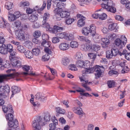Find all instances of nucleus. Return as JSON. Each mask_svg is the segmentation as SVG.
<instances>
[{"label":"nucleus","mask_w":130,"mask_h":130,"mask_svg":"<svg viewBox=\"0 0 130 130\" xmlns=\"http://www.w3.org/2000/svg\"><path fill=\"white\" fill-rule=\"evenodd\" d=\"M41 45L44 47L48 48L49 47L51 44V42L47 40H44L42 42Z\"/></svg>","instance_id":"393cba45"},{"label":"nucleus","mask_w":130,"mask_h":130,"mask_svg":"<svg viewBox=\"0 0 130 130\" xmlns=\"http://www.w3.org/2000/svg\"><path fill=\"white\" fill-rule=\"evenodd\" d=\"M78 1L80 5L83 6L84 4H89L91 2V0H78Z\"/></svg>","instance_id":"c85d7f7f"},{"label":"nucleus","mask_w":130,"mask_h":130,"mask_svg":"<svg viewBox=\"0 0 130 130\" xmlns=\"http://www.w3.org/2000/svg\"><path fill=\"white\" fill-rule=\"evenodd\" d=\"M49 36L47 34H43L42 35V39L43 41L47 40L49 38Z\"/></svg>","instance_id":"774afa93"},{"label":"nucleus","mask_w":130,"mask_h":130,"mask_svg":"<svg viewBox=\"0 0 130 130\" xmlns=\"http://www.w3.org/2000/svg\"><path fill=\"white\" fill-rule=\"evenodd\" d=\"M14 69H9L6 71V72L10 74L5 75H0V83H2L4 81L8 78H12L17 76L19 73L16 72Z\"/></svg>","instance_id":"7ed1b4c3"},{"label":"nucleus","mask_w":130,"mask_h":130,"mask_svg":"<svg viewBox=\"0 0 130 130\" xmlns=\"http://www.w3.org/2000/svg\"><path fill=\"white\" fill-rule=\"evenodd\" d=\"M83 82V83H82V86L85 88L87 91H91V89L89 87L87 86V84H89L91 82H88V80H84V82Z\"/></svg>","instance_id":"412c9836"},{"label":"nucleus","mask_w":130,"mask_h":130,"mask_svg":"<svg viewBox=\"0 0 130 130\" xmlns=\"http://www.w3.org/2000/svg\"><path fill=\"white\" fill-rule=\"evenodd\" d=\"M9 14L8 15V19L10 21H13L16 20V19L15 18V16L13 14L10 13L9 12L8 13Z\"/></svg>","instance_id":"a19ab883"},{"label":"nucleus","mask_w":130,"mask_h":130,"mask_svg":"<svg viewBox=\"0 0 130 130\" xmlns=\"http://www.w3.org/2000/svg\"><path fill=\"white\" fill-rule=\"evenodd\" d=\"M51 121L53 122L49 124V130H55L56 125H58V120L55 116H52L51 118Z\"/></svg>","instance_id":"1a4fd4ad"},{"label":"nucleus","mask_w":130,"mask_h":130,"mask_svg":"<svg viewBox=\"0 0 130 130\" xmlns=\"http://www.w3.org/2000/svg\"><path fill=\"white\" fill-rule=\"evenodd\" d=\"M66 4L63 3L62 2L59 1L57 3L56 6L57 8L55 9H58L59 10L61 11L62 10V8H64L65 7Z\"/></svg>","instance_id":"a211bd4d"},{"label":"nucleus","mask_w":130,"mask_h":130,"mask_svg":"<svg viewBox=\"0 0 130 130\" xmlns=\"http://www.w3.org/2000/svg\"><path fill=\"white\" fill-rule=\"evenodd\" d=\"M55 14V17L56 19L57 20H60L61 18H68L70 15L69 12L66 11H61L58 9H55L54 11Z\"/></svg>","instance_id":"39448f33"},{"label":"nucleus","mask_w":130,"mask_h":130,"mask_svg":"<svg viewBox=\"0 0 130 130\" xmlns=\"http://www.w3.org/2000/svg\"><path fill=\"white\" fill-rule=\"evenodd\" d=\"M31 98L30 100V103L32 104L35 107H38L39 105L38 104H37L35 103L34 102V96L32 94L31 95Z\"/></svg>","instance_id":"09e8293b"},{"label":"nucleus","mask_w":130,"mask_h":130,"mask_svg":"<svg viewBox=\"0 0 130 130\" xmlns=\"http://www.w3.org/2000/svg\"><path fill=\"white\" fill-rule=\"evenodd\" d=\"M59 47L61 50L65 51L69 48V45L66 43H62L60 44Z\"/></svg>","instance_id":"2eb2a0df"},{"label":"nucleus","mask_w":130,"mask_h":130,"mask_svg":"<svg viewBox=\"0 0 130 130\" xmlns=\"http://www.w3.org/2000/svg\"><path fill=\"white\" fill-rule=\"evenodd\" d=\"M85 64H86V66H84V68L86 69H90L92 67V66L90 64V62L88 61H85Z\"/></svg>","instance_id":"2f4dec72"},{"label":"nucleus","mask_w":130,"mask_h":130,"mask_svg":"<svg viewBox=\"0 0 130 130\" xmlns=\"http://www.w3.org/2000/svg\"><path fill=\"white\" fill-rule=\"evenodd\" d=\"M13 113H9L6 116V118L7 120L9 121L13 120V116L12 114Z\"/></svg>","instance_id":"4c0bfd02"},{"label":"nucleus","mask_w":130,"mask_h":130,"mask_svg":"<svg viewBox=\"0 0 130 130\" xmlns=\"http://www.w3.org/2000/svg\"><path fill=\"white\" fill-rule=\"evenodd\" d=\"M85 61L83 60H78L76 62V65L78 67L81 68H84V66H83L84 64H85Z\"/></svg>","instance_id":"c9c22d12"},{"label":"nucleus","mask_w":130,"mask_h":130,"mask_svg":"<svg viewBox=\"0 0 130 130\" xmlns=\"http://www.w3.org/2000/svg\"><path fill=\"white\" fill-rule=\"evenodd\" d=\"M66 38L67 40H71L74 39V36L73 34H71L68 36H66Z\"/></svg>","instance_id":"680f3d73"},{"label":"nucleus","mask_w":130,"mask_h":130,"mask_svg":"<svg viewBox=\"0 0 130 130\" xmlns=\"http://www.w3.org/2000/svg\"><path fill=\"white\" fill-rule=\"evenodd\" d=\"M0 47V53L4 55H6L7 54L8 52L6 48V45H3Z\"/></svg>","instance_id":"aec40b11"},{"label":"nucleus","mask_w":130,"mask_h":130,"mask_svg":"<svg viewBox=\"0 0 130 130\" xmlns=\"http://www.w3.org/2000/svg\"><path fill=\"white\" fill-rule=\"evenodd\" d=\"M3 67H1V70H3L4 69V68H9L10 67V64L8 61L6 62V63L4 64V63H3V65L2 66Z\"/></svg>","instance_id":"4d7b16f0"},{"label":"nucleus","mask_w":130,"mask_h":130,"mask_svg":"<svg viewBox=\"0 0 130 130\" xmlns=\"http://www.w3.org/2000/svg\"><path fill=\"white\" fill-rule=\"evenodd\" d=\"M12 94L11 96H13V94L19 93L21 90V88L16 86H13L11 88Z\"/></svg>","instance_id":"6ab92c4d"},{"label":"nucleus","mask_w":130,"mask_h":130,"mask_svg":"<svg viewBox=\"0 0 130 130\" xmlns=\"http://www.w3.org/2000/svg\"><path fill=\"white\" fill-rule=\"evenodd\" d=\"M50 16V14L47 13L46 12L45 13L43 16V21H47Z\"/></svg>","instance_id":"3c124183"},{"label":"nucleus","mask_w":130,"mask_h":130,"mask_svg":"<svg viewBox=\"0 0 130 130\" xmlns=\"http://www.w3.org/2000/svg\"><path fill=\"white\" fill-rule=\"evenodd\" d=\"M75 21L74 19L71 18H67L65 20V23L68 25L71 24L72 23Z\"/></svg>","instance_id":"c756f323"},{"label":"nucleus","mask_w":130,"mask_h":130,"mask_svg":"<svg viewBox=\"0 0 130 130\" xmlns=\"http://www.w3.org/2000/svg\"><path fill=\"white\" fill-rule=\"evenodd\" d=\"M33 55H34L36 56L38 55L40 53V51L38 48H34L32 50Z\"/></svg>","instance_id":"c03bdc74"},{"label":"nucleus","mask_w":130,"mask_h":130,"mask_svg":"<svg viewBox=\"0 0 130 130\" xmlns=\"http://www.w3.org/2000/svg\"><path fill=\"white\" fill-rule=\"evenodd\" d=\"M35 98L37 100L43 102L46 100V97L43 96L41 93L38 92L35 95Z\"/></svg>","instance_id":"4468645a"},{"label":"nucleus","mask_w":130,"mask_h":130,"mask_svg":"<svg viewBox=\"0 0 130 130\" xmlns=\"http://www.w3.org/2000/svg\"><path fill=\"white\" fill-rule=\"evenodd\" d=\"M92 50L97 52L100 49L101 47L99 45L95 44L92 45Z\"/></svg>","instance_id":"58836bf2"},{"label":"nucleus","mask_w":130,"mask_h":130,"mask_svg":"<svg viewBox=\"0 0 130 130\" xmlns=\"http://www.w3.org/2000/svg\"><path fill=\"white\" fill-rule=\"evenodd\" d=\"M17 49L19 52L21 53H24L26 50L24 47L21 45L18 46Z\"/></svg>","instance_id":"cd10ccee"},{"label":"nucleus","mask_w":130,"mask_h":130,"mask_svg":"<svg viewBox=\"0 0 130 130\" xmlns=\"http://www.w3.org/2000/svg\"><path fill=\"white\" fill-rule=\"evenodd\" d=\"M63 29V28L61 27L58 26H54L52 29V32L53 33L56 34L58 32H59L60 30Z\"/></svg>","instance_id":"4be33fe9"},{"label":"nucleus","mask_w":130,"mask_h":130,"mask_svg":"<svg viewBox=\"0 0 130 130\" xmlns=\"http://www.w3.org/2000/svg\"><path fill=\"white\" fill-rule=\"evenodd\" d=\"M5 7L8 10H10L13 7V4L11 2H8L6 3Z\"/></svg>","instance_id":"ea45409f"},{"label":"nucleus","mask_w":130,"mask_h":130,"mask_svg":"<svg viewBox=\"0 0 130 130\" xmlns=\"http://www.w3.org/2000/svg\"><path fill=\"white\" fill-rule=\"evenodd\" d=\"M15 16V18L17 19L19 17H20L21 14L20 12L19 11H16L14 12L13 14Z\"/></svg>","instance_id":"0e129e2a"},{"label":"nucleus","mask_w":130,"mask_h":130,"mask_svg":"<svg viewBox=\"0 0 130 130\" xmlns=\"http://www.w3.org/2000/svg\"><path fill=\"white\" fill-rule=\"evenodd\" d=\"M21 25V22L17 20L14 22V25L16 27H19Z\"/></svg>","instance_id":"69168bd1"},{"label":"nucleus","mask_w":130,"mask_h":130,"mask_svg":"<svg viewBox=\"0 0 130 130\" xmlns=\"http://www.w3.org/2000/svg\"><path fill=\"white\" fill-rule=\"evenodd\" d=\"M70 62V60L67 57H64L62 59V64L65 66H67L69 64Z\"/></svg>","instance_id":"f3484780"},{"label":"nucleus","mask_w":130,"mask_h":130,"mask_svg":"<svg viewBox=\"0 0 130 130\" xmlns=\"http://www.w3.org/2000/svg\"><path fill=\"white\" fill-rule=\"evenodd\" d=\"M106 57L108 59H110L114 57L110 51L109 50L106 51Z\"/></svg>","instance_id":"f704fd0d"},{"label":"nucleus","mask_w":130,"mask_h":130,"mask_svg":"<svg viewBox=\"0 0 130 130\" xmlns=\"http://www.w3.org/2000/svg\"><path fill=\"white\" fill-rule=\"evenodd\" d=\"M15 35L17 38L21 41L25 40L24 32L22 29H18L15 31Z\"/></svg>","instance_id":"6e6552de"},{"label":"nucleus","mask_w":130,"mask_h":130,"mask_svg":"<svg viewBox=\"0 0 130 130\" xmlns=\"http://www.w3.org/2000/svg\"><path fill=\"white\" fill-rule=\"evenodd\" d=\"M24 54L26 57L30 59L33 56V54L32 52L27 50L25 51Z\"/></svg>","instance_id":"b1692460"},{"label":"nucleus","mask_w":130,"mask_h":130,"mask_svg":"<svg viewBox=\"0 0 130 130\" xmlns=\"http://www.w3.org/2000/svg\"><path fill=\"white\" fill-rule=\"evenodd\" d=\"M10 53L9 57V59L11 61V63L13 67L17 68H20L22 67L21 61L17 59H14V57L16 53V51L13 50L11 52H9Z\"/></svg>","instance_id":"20e7f679"},{"label":"nucleus","mask_w":130,"mask_h":130,"mask_svg":"<svg viewBox=\"0 0 130 130\" xmlns=\"http://www.w3.org/2000/svg\"><path fill=\"white\" fill-rule=\"evenodd\" d=\"M96 27L94 25H91L90 26V27H89V30L90 35L96 32Z\"/></svg>","instance_id":"7c9ffc66"},{"label":"nucleus","mask_w":130,"mask_h":130,"mask_svg":"<svg viewBox=\"0 0 130 130\" xmlns=\"http://www.w3.org/2000/svg\"><path fill=\"white\" fill-rule=\"evenodd\" d=\"M52 41L53 43H56L59 42L60 40L58 37H54L52 38Z\"/></svg>","instance_id":"338daca9"},{"label":"nucleus","mask_w":130,"mask_h":130,"mask_svg":"<svg viewBox=\"0 0 130 130\" xmlns=\"http://www.w3.org/2000/svg\"><path fill=\"white\" fill-rule=\"evenodd\" d=\"M41 35V32L39 30H36L33 34V36L37 38H39Z\"/></svg>","instance_id":"49530a36"},{"label":"nucleus","mask_w":130,"mask_h":130,"mask_svg":"<svg viewBox=\"0 0 130 130\" xmlns=\"http://www.w3.org/2000/svg\"><path fill=\"white\" fill-rule=\"evenodd\" d=\"M83 55L80 52H78L76 53L75 58L77 60L81 59H82Z\"/></svg>","instance_id":"79ce46f5"},{"label":"nucleus","mask_w":130,"mask_h":130,"mask_svg":"<svg viewBox=\"0 0 130 130\" xmlns=\"http://www.w3.org/2000/svg\"><path fill=\"white\" fill-rule=\"evenodd\" d=\"M72 110L75 113L79 115H81L82 116L85 114L80 107H74L72 108Z\"/></svg>","instance_id":"9b49d317"},{"label":"nucleus","mask_w":130,"mask_h":130,"mask_svg":"<svg viewBox=\"0 0 130 130\" xmlns=\"http://www.w3.org/2000/svg\"><path fill=\"white\" fill-rule=\"evenodd\" d=\"M38 9H34L33 10L32 9H31L30 8H28L27 9L26 12V13L28 14H31L32 13L34 12V11H36L37 10H38Z\"/></svg>","instance_id":"e2e57ef3"},{"label":"nucleus","mask_w":130,"mask_h":130,"mask_svg":"<svg viewBox=\"0 0 130 130\" xmlns=\"http://www.w3.org/2000/svg\"><path fill=\"white\" fill-rule=\"evenodd\" d=\"M2 109L4 112L5 113L14 112L11 106L10 105H8L7 106H2Z\"/></svg>","instance_id":"ddd939ff"},{"label":"nucleus","mask_w":130,"mask_h":130,"mask_svg":"<svg viewBox=\"0 0 130 130\" xmlns=\"http://www.w3.org/2000/svg\"><path fill=\"white\" fill-rule=\"evenodd\" d=\"M119 50L118 48L115 47L111 49L110 51L114 57H116L118 54H119Z\"/></svg>","instance_id":"bb28decb"},{"label":"nucleus","mask_w":130,"mask_h":130,"mask_svg":"<svg viewBox=\"0 0 130 130\" xmlns=\"http://www.w3.org/2000/svg\"><path fill=\"white\" fill-rule=\"evenodd\" d=\"M107 18L106 14L104 13H103L99 15V19L100 20H103Z\"/></svg>","instance_id":"864d4df0"},{"label":"nucleus","mask_w":130,"mask_h":130,"mask_svg":"<svg viewBox=\"0 0 130 130\" xmlns=\"http://www.w3.org/2000/svg\"><path fill=\"white\" fill-rule=\"evenodd\" d=\"M56 35L58 37L60 38H66V35L65 32H58L57 34Z\"/></svg>","instance_id":"8fccbe9b"},{"label":"nucleus","mask_w":130,"mask_h":130,"mask_svg":"<svg viewBox=\"0 0 130 130\" xmlns=\"http://www.w3.org/2000/svg\"><path fill=\"white\" fill-rule=\"evenodd\" d=\"M89 27H86L83 28L82 30V33L85 35H87L90 33Z\"/></svg>","instance_id":"72a5a7b5"},{"label":"nucleus","mask_w":130,"mask_h":130,"mask_svg":"<svg viewBox=\"0 0 130 130\" xmlns=\"http://www.w3.org/2000/svg\"><path fill=\"white\" fill-rule=\"evenodd\" d=\"M101 41L103 42L102 47L105 48L107 47V45L110 43L109 39L107 38H103L102 39Z\"/></svg>","instance_id":"dca6fc26"},{"label":"nucleus","mask_w":130,"mask_h":130,"mask_svg":"<svg viewBox=\"0 0 130 130\" xmlns=\"http://www.w3.org/2000/svg\"><path fill=\"white\" fill-rule=\"evenodd\" d=\"M121 40L122 41L123 45H124L127 42V39L124 35H122L121 36Z\"/></svg>","instance_id":"052dcab7"},{"label":"nucleus","mask_w":130,"mask_h":130,"mask_svg":"<svg viewBox=\"0 0 130 130\" xmlns=\"http://www.w3.org/2000/svg\"><path fill=\"white\" fill-rule=\"evenodd\" d=\"M8 125L9 127L7 130H15L18 126V123L17 120H13L9 121Z\"/></svg>","instance_id":"0eeeda50"},{"label":"nucleus","mask_w":130,"mask_h":130,"mask_svg":"<svg viewBox=\"0 0 130 130\" xmlns=\"http://www.w3.org/2000/svg\"><path fill=\"white\" fill-rule=\"evenodd\" d=\"M117 24L116 23H113L110 24L108 26V29L111 31L114 30L116 28V26H117Z\"/></svg>","instance_id":"37998d69"},{"label":"nucleus","mask_w":130,"mask_h":130,"mask_svg":"<svg viewBox=\"0 0 130 130\" xmlns=\"http://www.w3.org/2000/svg\"><path fill=\"white\" fill-rule=\"evenodd\" d=\"M88 55L90 59H92L93 60L95 59L96 57V55L94 53H89L88 54Z\"/></svg>","instance_id":"5fc2aeb1"},{"label":"nucleus","mask_w":130,"mask_h":130,"mask_svg":"<svg viewBox=\"0 0 130 130\" xmlns=\"http://www.w3.org/2000/svg\"><path fill=\"white\" fill-rule=\"evenodd\" d=\"M113 3L112 1H109L106 4L104 3L102 4V6L103 8L106 9L108 11L115 13L116 11V9L113 7L115 5Z\"/></svg>","instance_id":"423d86ee"},{"label":"nucleus","mask_w":130,"mask_h":130,"mask_svg":"<svg viewBox=\"0 0 130 130\" xmlns=\"http://www.w3.org/2000/svg\"><path fill=\"white\" fill-rule=\"evenodd\" d=\"M107 84L109 88L113 87L115 85V82L113 80L108 81Z\"/></svg>","instance_id":"a18cd8bd"},{"label":"nucleus","mask_w":130,"mask_h":130,"mask_svg":"<svg viewBox=\"0 0 130 130\" xmlns=\"http://www.w3.org/2000/svg\"><path fill=\"white\" fill-rule=\"evenodd\" d=\"M38 17L35 14H32L29 16L28 19L31 22H34L36 21L38 19Z\"/></svg>","instance_id":"a878e982"},{"label":"nucleus","mask_w":130,"mask_h":130,"mask_svg":"<svg viewBox=\"0 0 130 130\" xmlns=\"http://www.w3.org/2000/svg\"><path fill=\"white\" fill-rule=\"evenodd\" d=\"M49 58L48 54H46L42 56V60L43 61H47L49 60Z\"/></svg>","instance_id":"13d9d810"},{"label":"nucleus","mask_w":130,"mask_h":130,"mask_svg":"<svg viewBox=\"0 0 130 130\" xmlns=\"http://www.w3.org/2000/svg\"><path fill=\"white\" fill-rule=\"evenodd\" d=\"M70 45L72 48H75L78 46V44L77 42L75 41H72L70 43Z\"/></svg>","instance_id":"6e6d98bb"},{"label":"nucleus","mask_w":130,"mask_h":130,"mask_svg":"<svg viewBox=\"0 0 130 130\" xmlns=\"http://www.w3.org/2000/svg\"><path fill=\"white\" fill-rule=\"evenodd\" d=\"M4 24V28H7L8 29V30L10 33L11 32V31L9 28V24L5 20L2 18Z\"/></svg>","instance_id":"473e14b6"},{"label":"nucleus","mask_w":130,"mask_h":130,"mask_svg":"<svg viewBox=\"0 0 130 130\" xmlns=\"http://www.w3.org/2000/svg\"><path fill=\"white\" fill-rule=\"evenodd\" d=\"M6 48L7 49L8 52H11L12 51L13 49L12 46L11 44H9L7 45H6Z\"/></svg>","instance_id":"603ef678"},{"label":"nucleus","mask_w":130,"mask_h":130,"mask_svg":"<svg viewBox=\"0 0 130 130\" xmlns=\"http://www.w3.org/2000/svg\"><path fill=\"white\" fill-rule=\"evenodd\" d=\"M102 69H104V68L103 66H100L96 65L93 67V68H91L90 69L83 70L82 71L83 74L82 76H79V78L81 82H84V80H85V76L86 75V74L93 73L94 72H95V78H98L101 76L102 71Z\"/></svg>","instance_id":"f03ea898"},{"label":"nucleus","mask_w":130,"mask_h":130,"mask_svg":"<svg viewBox=\"0 0 130 130\" xmlns=\"http://www.w3.org/2000/svg\"><path fill=\"white\" fill-rule=\"evenodd\" d=\"M77 16L78 18L80 19L78 21V26L79 27H82L84 26L85 24V20L86 19V18L81 14H78Z\"/></svg>","instance_id":"9d476101"},{"label":"nucleus","mask_w":130,"mask_h":130,"mask_svg":"<svg viewBox=\"0 0 130 130\" xmlns=\"http://www.w3.org/2000/svg\"><path fill=\"white\" fill-rule=\"evenodd\" d=\"M115 43L116 46L118 47V49L120 51L122 50L123 47L124 46L122 41L119 38H117L115 40Z\"/></svg>","instance_id":"f8f14e48"},{"label":"nucleus","mask_w":130,"mask_h":130,"mask_svg":"<svg viewBox=\"0 0 130 130\" xmlns=\"http://www.w3.org/2000/svg\"><path fill=\"white\" fill-rule=\"evenodd\" d=\"M68 68L69 69L72 71H76L77 69L75 65L74 64H70Z\"/></svg>","instance_id":"bf43d9fd"},{"label":"nucleus","mask_w":130,"mask_h":130,"mask_svg":"<svg viewBox=\"0 0 130 130\" xmlns=\"http://www.w3.org/2000/svg\"><path fill=\"white\" fill-rule=\"evenodd\" d=\"M57 114H64L65 113V111L64 109H62L59 107H56L55 108Z\"/></svg>","instance_id":"e433bc0d"},{"label":"nucleus","mask_w":130,"mask_h":130,"mask_svg":"<svg viewBox=\"0 0 130 130\" xmlns=\"http://www.w3.org/2000/svg\"><path fill=\"white\" fill-rule=\"evenodd\" d=\"M51 115L48 112H46L45 114L44 119L43 117L39 116L35 118L33 121L32 126L35 130H40L41 126H43L45 124V122L50 121L51 120Z\"/></svg>","instance_id":"f257e3e1"},{"label":"nucleus","mask_w":130,"mask_h":130,"mask_svg":"<svg viewBox=\"0 0 130 130\" xmlns=\"http://www.w3.org/2000/svg\"><path fill=\"white\" fill-rule=\"evenodd\" d=\"M47 21H43L42 22L41 26L44 28H46L47 29L50 30L51 29L50 26L48 23L47 22Z\"/></svg>","instance_id":"5701e85b"},{"label":"nucleus","mask_w":130,"mask_h":130,"mask_svg":"<svg viewBox=\"0 0 130 130\" xmlns=\"http://www.w3.org/2000/svg\"><path fill=\"white\" fill-rule=\"evenodd\" d=\"M3 89L4 90L3 93H9L10 92V87L8 85H6L5 86H3Z\"/></svg>","instance_id":"de8ad7c7"}]
</instances>
